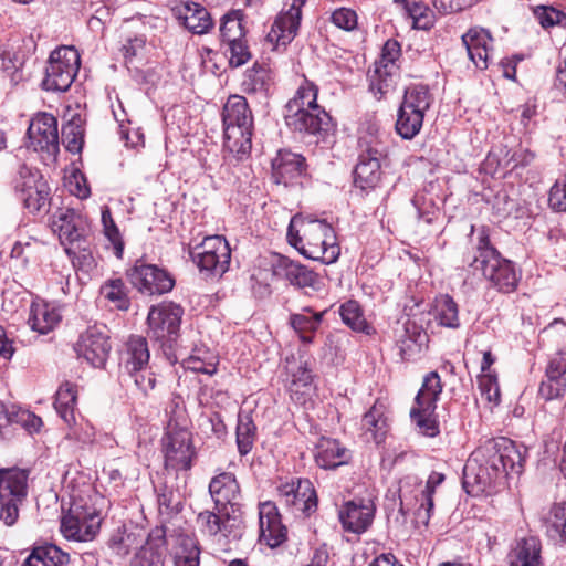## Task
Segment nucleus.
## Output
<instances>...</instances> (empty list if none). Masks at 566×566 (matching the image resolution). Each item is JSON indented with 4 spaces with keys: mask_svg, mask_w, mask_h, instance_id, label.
I'll list each match as a JSON object with an SVG mask.
<instances>
[{
    "mask_svg": "<svg viewBox=\"0 0 566 566\" xmlns=\"http://www.w3.org/2000/svg\"><path fill=\"white\" fill-rule=\"evenodd\" d=\"M434 318L439 325L457 329L460 327L459 306L449 294L436 297Z\"/></svg>",
    "mask_w": 566,
    "mask_h": 566,
    "instance_id": "45",
    "label": "nucleus"
},
{
    "mask_svg": "<svg viewBox=\"0 0 566 566\" xmlns=\"http://www.w3.org/2000/svg\"><path fill=\"white\" fill-rule=\"evenodd\" d=\"M313 375L306 365H300L292 374L290 385L291 398L300 405H305L313 391Z\"/></svg>",
    "mask_w": 566,
    "mask_h": 566,
    "instance_id": "46",
    "label": "nucleus"
},
{
    "mask_svg": "<svg viewBox=\"0 0 566 566\" xmlns=\"http://www.w3.org/2000/svg\"><path fill=\"white\" fill-rule=\"evenodd\" d=\"M444 481V474L440 472H431L426 486L415 496L419 507L415 512V522L428 526L434 507L433 495L436 488Z\"/></svg>",
    "mask_w": 566,
    "mask_h": 566,
    "instance_id": "31",
    "label": "nucleus"
},
{
    "mask_svg": "<svg viewBox=\"0 0 566 566\" xmlns=\"http://www.w3.org/2000/svg\"><path fill=\"white\" fill-rule=\"evenodd\" d=\"M184 308L172 302H163L150 307L147 316L148 331L150 339L160 343V347L166 354V349H172L177 343Z\"/></svg>",
    "mask_w": 566,
    "mask_h": 566,
    "instance_id": "8",
    "label": "nucleus"
},
{
    "mask_svg": "<svg viewBox=\"0 0 566 566\" xmlns=\"http://www.w3.org/2000/svg\"><path fill=\"white\" fill-rule=\"evenodd\" d=\"M326 311L313 312L311 307H303L302 313L290 315V325L298 334L303 344H312L314 334L318 329Z\"/></svg>",
    "mask_w": 566,
    "mask_h": 566,
    "instance_id": "32",
    "label": "nucleus"
},
{
    "mask_svg": "<svg viewBox=\"0 0 566 566\" xmlns=\"http://www.w3.org/2000/svg\"><path fill=\"white\" fill-rule=\"evenodd\" d=\"M30 471L18 467L0 469V520L13 526L28 496Z\"/></svg>",
    "mask_w": 566,
    "mask_h": 566,
    "instance_id": "6",
    "label": "nucleus"
},
{
    "mask_svg": "<svg viewBox=\"0 0 566 566\" xmlns=\"http://www.w3.org/2000/svg\"><path fill=\"white\" fill-rule=\"evenodd\" d=\"M431 103L432 96L429 87L424 84H412L405 90L403 99L399 107L424 116Z\"/></svg>",
    "mask_w": 566,
    "mask_h": 566,
    "instance_id": "44",
    "label": "nucleus"
},
{
    "mask_svg": "<svg viewBox=\"0 0 566 566\" xmlns=\"http://www.w3.org/2000/svg\"><path fill=\"white\" fill-rule=\"evenodd\" d=\"M69 513L86 523H96L99 527V518L96 509L82 497H73L67 510Z\"/></svg>",
    "mask_w": 566,
    "mask_h": 566,
    "instance_id": "61",
    "label": "nucleus"
},
{
    "mask_svg": "<svg viewBox=\"0 0 566 566\" xmlns=\"http://www.w3.org/2000/svg\"><path fill=\"white\" fill-rule=\"evenodd\" d=\"M316 464L324 470H334L352 460V451L337 439L322 437L315 446Z\"/></svg>",
    "mask_w": 566,
    "mask_h": 566,
    "instance_id": "28",
    "label": "nucleus"
},
{
    "mask_svg": "<svg viewBox=\"0 0 566 566\" xmlns=\"http://www.w3.org/2000/svg\"><path fill=\"white\" fill-rule=\"evenodd\" d=\"M442 392V382L437 371L428 373L422 380L421 388L415 397V405L410 410L411 421L418 431L429 438L440 433L437 419V402Z\"/></svg>",
    "mask_w": 566,
    "mask_h": 566,
    "instance_id": "5",
    "label": "nucleus"
},
{
    "mask_svg": "<svg viewBox=\"0 0 566 566\" xmlns=\"http://www.w3.org/2000/svg\"><path fill=\"white\" fill-rule=\"evenodd\" d=\"M396 4L403 8L407 15L412 20L415 29L430 30L434 24L433 11L420 0H394Z\"/></svg>",
    "mask_w": 566,
    "mask_h": 566,
    "instance_id": "40",
    "label": "nucleus"
},
{
    "mask_svg": "<svg viewBox=\"0 0 566 566\" xmlns=\"http://www.w3.org/2000/svg\"><path fill=\"white\" fill-rule=\"evenodd\" d=\"M469 59L476 69L485 70L489 66L491 52L493 51V38L486 29L474 27L469 29L462 36Z\"/></svg>",
    "mask_w": 566,
    "mask_h": 566,
    "instance_id": "26",
    "label": "nucleus"
},
{
    "mask_svg": "<svg viewBox=\"0 0 566 566\" xmlns=\"http://www.w3.org/2000/svg\"><path fill=\"white\" fill-rule=\"evenodd\" d=\"M224 147L238 159L252 148L253 115L245 97L231 95L222 109Z\"/></svg>",
    "mask_w": 566,
    "mask_h": 566,
    "instance_id": "3",
    "label": "nucleus"
},
{
    "mask_svg": "<svg viewBox=\"0 0 566 566\" xmlns=\"http://www.w3.org/2000/svg\"><path fill=\"white\" fill-rule=\"evenodd\" d=\"M84 120L81 115L75 114L62 126V142L67 151L80 154L84 145Z\"/></svg>",
    "mask_w": 566,
    "mask_h": 566,
    "instance_id": "49",
    "label": "nucleus"
},
{
    "mask_svg": "<svg viewBox=\"0 0 566 566\" xmlns=\"http://www.w3.org/2000/svg\"><path fill=\"white\" fill-rule=\"evenodd\" d=\"M40 184H45L40 170L27 164L19 166L14 178V189L18 193L34 188Z\"/></svg>",
    "mask_w": 566,
    "mask_h": 566,
    "instance_id": "58",
    "label": "nucleus"
},
{
    "mask_svg": "<svg viewBox=\"0 0 566 566\" xmlns=\"http://www.w3.org/2000/svg\"><path fill=\"white\" fill-rule=\"evenodd\" d=\"M339 315L343 323L354 332L364 333L366 335H370L374 332V328L365 319L361 307L357 301L350 300L342 304Z\"/></svg>",
    "mask_w": 566,
    "mask_h": 566,
    "instance_id": "50",
    "label": "nucleus"
},
{
    "mask_svg": "<svg viewBox=\"0 0 566 566\" xmlns=\"http://www.w3.org/2000/svg\"><path fill=\"white\" fill-rule=\"evenodd\" d=\"M27 135L35 151L55 154L59 150L57 119L52 114L35 115L30 122Z\"/></svg>",
    "mask_w": 566,
    "mask_h": 566,
    "instance_id": "20",
    "label": "nucleus"
},
{
    "mask_svg": "<svg viewBox=\"0 0 566 566\" xmlns=\"http://www.w3.org/2000/svg\"><path fill=\"white\" fill-rule=\"evenodd\" d=\"M172 539L174 566H199L200 548L195 537L179 533L169 535Z\"/></svg>",
    "mask_w": 566,
    "mask_h": 566,
    "instance_id": "30",
    "label": "nucleus"
},
{
    "mask_svg": "<svg viewBox=\"0 0 566 566\" xmlns=\"http://www.w3.org/2000/svg\"><path fill=\"white\" fill-rule=\"evenodd\" d=\"M331 21L337 28L345 31H353L358 24L357 13L349 8H338L333 11Z\"/></svg>",
    "mask_w": 566,
    "mask_h": 566,
    "instance_id": "63",
    "label": "nucleus"
},
{
    "mask_svg": "<svg viewBox=\"0 0 566 566\" xmlns=\"http://www.w3.org/2000/svg\"><path fill=\"white\" fill-rule=\"evenodd\" d=\"M566 394V350L559 349L549 357L539 382L538 397L544 401L562 400Z\"/></svg>",
    "mask_w": 566,
    "mask_h": 566,
    "instance_id": "17",
    "label": "nucleus"
},
{
    "mask_svg": "<svg viewBox=\"0 0 566 566\" xmlns=\"http://www.w3.org/2000/svg\"><path fill=\"white\" fill-rule=\"evenodd\" d=\"M20 200L24 207L32 213L40 212L45 208L49 201V187L40 184L34 188L28 189L19 193Z\"/></svg>",
    "mask_w": 566,
    "mask_h": 566,
    "instance_id": "56",
    "label": "nucleus"
},
{
    "mask_svg": "<svg viewBox=\"0 0 566 566\" xmlns=\"http://www.w3.org/2000/svg\"><path fill=\"white\" fill-rule=\"evenodd\" d=\"M101 294L119 311H127L130 306V300L122 279L106 281L101 287Z\"/></svg>",
    "mask_w": 566,
    "mask_h": 566,
    "instance_id": "53",
    "label": "nucleus"
},
{
    "mask_svg": "<svg viewBox=\"0 0 566 566\" xmlns=\"http://www.w3.org/2000/svg\"><path fill=\"white\" fill-rule=\"evenodd\" d=\"M374 515V503L364 499L346 502L338 512L344 530L354 534L364 533L371 525Z\"/></svg>",
    "mask_w": 566,
    "mask_h": 566,
    "instance_id": "24",
    "label": "nucleus"
},
{
    "mask_svg": "<svg viewBox=\"0 0 566 566\" xmlns=\"http://www.w3.org/2000/svg\"><path fill=\"white\" fill-rule=\"evenodd\" d=\"M304 4L305 0H292L290 8L280 12L268 33L270 42H275L276 45H286L295 38L301 24Z\"/></svg>",
    "mask_w": 566,
    "mask_h": 566,
    "instance_id": "23",
    "label": "nucleus"
},
{
    "mask_svg": "<svg viewBox=\"0 0 566 566\" xmlns=\"http://www.w3.org/2000/svg\"><path fill=\"white\" fill-rule=\"evenodd\" d=\"M172 13L179 23L193 34H207L214 27L208 9L198 2L180 1L172 8Z\"/></svg>",
    "mask_w": 566,
    "mask_h": 566,
    "instance_id": "22",
    "label": "nucleus"
},
{
    "mask_svg": "<svg viewBox=\"0 0 566 566\" xmlns=\"http://www.w3.org/2000/svg\"><path fill=\"white\" fill-rule=\"evenodd\" d=\"M284 120L291 130L321 139H325L334 128L332 117L322 106H312L306 109H285Z\"/></svg>",
    "mask_w": 566,
    "mask_h": 566,
    "instance_id": "12",
    "label": "nucleus"
},
{
    "mask_svg": "<svg viewBox=\"0 0 566 566\" xmlns=\"http://www.w3.org/2000/svg\"><path fill=\"white\" fill-rule=\"evenodd\" d=\"M381 165L377 151L368 149L358 157L354 169V185L361 191L369 193L374 191L381 181Z\"/></svg>",
    "mask_w": 566,
    "mask_h": 566,
    "instance_id": "27",
    "label": "nucleus"
},
{
    "mask_svg": "<svg viewBox=\"0 0 566 566\" xmlns=\"http://www.w3.org/2000/svg\"><path fill=\"white\" fill-rule=\"evenodd\" d=\"M424 116L402 107L398 108L395 128L405 140L413 139L421 130Z\"/></svg>",
    "mask_w": 566,
    "mask_h": 566,
    "instance_id": "51",
    "label": "nucleus"
},
{
    "mask_svg": "<svg viewBox=\"0 0 566 566\" xmlns=\"http://www.w3.org/2000/svg\"><path fill=\"white\" fill-rule=\"evenodd\" d=\"M318 87L315 83L304 78L297 87L295 95L286 103L285 109L293 111L296 108L318 107L317 104Z\"/></svg>",
    "mask_w": 566,
    "mask_h": 566,
    "instance_id": "52",
    "label": "nucleus"
},
{
    "mask_svg": "<svg viewBox=\"0 0 566 566\" xmlns=\"http://www.w3.org/2000/svg\"><path fill=\"white\" fill-rule=\"evenodd\" d=\"M271 85L270 70L261 64L255 63L244 73L242 81V90L247 94L268 95Z\"/></svg>",
    "mask_w": 566,
    "mask_h": 566,
    "instance_id": "43",
    "label": "nucleus"
},
{
    "mask_svg": "<svg viewBox=\"0 0 566 566\" xmlns=\"http://www.w3.org/2000/svg\"><path fill=\"white\" fill-rule=\"evenodd\" d=\"M256 439V426L250 412H239L235 428V442L241 457L249 454Z\"/></svg>",
    "mask_w": 566,
    "mask_h": 566,
    "instance_id": "41",
    "label": "nucleus"
},
{
    "mask_svg": "<svg viewBox=\"0 0 566 566\" xmlns=\"http://www.w3.org/2000/svg\"><path fill=\"white\" fill-rule=\"evenodd\" d=\"M150 353L146 338L130 336L126 343L123 356L124 368L127 373H135L148 366Z\"/></svg>",
    "mask_w": 566,
    "mask_h": 566,
    "instance_id": "35",
    "label": "nucleus"
},
{
    "mask_svg": "<svg viewBox=\"0 0 566 566\" xmlns=\"http://www.w3.org/2000/svg\"><path fill=\"white\" fill-rule=\"evenodd\" d=\"M64 250L76 270L88 273L95 268V260L90 250L88 239H86V243H75V245L64 248Z\"/></svg>",
    "mask_w": 566,
    "mask_h": 566,
    "instance_id": "55",
    "label": "nucleus"
},
{
    "mask_svg": "<svg viewBox=\"0 0 566 566\" xmlns=\"http://www.w3.org/2000/svg\"><path fill=\"white\" fill-rule=\"evenodd\" d=\"M542 544L536 536L524 537L517 542L511 556L510 566H543Z\"/></svg>",
    "mask_w": 566,
    "mask_h": 566,
    "instance_id": "36",
    "label": "nucleus"
},
{
    "mask_svg": "<svg viewBox=\"0 0 566 566\" xmlns=\"http://www.w3.org/2000/svg\"><path fill=\"white\" fill-rule=\"evenodd\" d=\"M135 544V533L128 531L125 525H120L114 530L107 541L108 548L119 557L127 556Z\"/></svg>",
    "mask_w": 566,
    "mask_h": 566,
    "instance_id": "54",
    "label": "nucleus"
},
{
    "mask_svg": "<svg viewBox=\"0 0 566 566\" xmlns=\"http://www.w3.org/2000/svg\"><path fill=\"white\" fill-rule=\"evenodd\" d=\"M126 275L133 287L148 296L166 294L175 286V279L167 270L143 260H137Z\"/></svg>",
    "mask_w": 566,
    "mask_h": 566,
    "instance_id": "11",
    "label": "nucleus"
},
{
    "mask_svg": "<svg viewBox=\"0 0 566 566\" xmlns=\"http://www.w3.org/2000/svg\"><path fill=\"white\" fill-rule=\"evenodd\" d=\"M282 504L304 516L312 515L317 510V495L308 479H296L285 482L277 488Z\"/></svg>",
    "mask_w": 566,
    "mask_h": 566,
    "instance_id": "15",
    "label": "nucleus"
},
{
    "mask_svg": "<svg viewBox=\"0 0 566 566\" xmlns=\"http://www.w3.org/2000/svg\"><path fill=\"white\" fill-rule=\"evenodd\" d=\"M490 228L482 226L475 229L471 226L470 238L476 254H467L463 263L474 270H480L491 286L500 293H513L521 280V272L515 263L504 259L491 243Z\"/></svg>",
    "mask_w": 566,
    "mask_h": 566,
    "instance_id": "2",
    "label": "nucleus"
},
{
    "mask_svg": "<svg viewBox=\"0 0 566 566\" xmlns=\"http://www.w3.org/2000/svg\"><path fill=\"white\" fill-rule=\"evenodd\" d=\"M548 205L555 211H566V178L556 180L552 186Z\"/></svg>",
    "mask_w": 566,
    "mask_h": 566,
    "instance_id": "64",
    "label": "nucleus"
},
{
    "mask_svg": "<svg viewBox=\"0 0 566 566\" xmlns=\"http://www.w3.org/2000/svg\"><path fill=\"white\" fill-rule=\"evenodd\" d=\"M534 15L544 29L558 25L566 28V13L552 6H538L534 9Z\"/></svg>",
    "mask_w": 566,
    "mask_h": 566,
    "instance_id": "59",
    "label": "nucleus"
},
{
    "mask_svg": "<svg viewBox=\"0 0 566 566\" xmlns=\"http://www.w3.org/2000/svg\"><path fill=\"white\" fill-rule=\"evenodd\" d=\"M165 468L174 471H188L196 458L191 432L187 429L185 410L175 403L170 411L166 433L163 438Z\"/></svg>",
    "mask_w": 566,
    "mask_h": 566,
    "instance_id": "4",
    "label": "nucleus"
},
{
    "mask_svg": "<svg viewBox=\"0 0 566 566\" xmlns=\"http://www.w3.org/2000/svg\"><path fill=\"white\" fill-rule=\"evenodd\" d=\"M226 52L230 53L229 64L232 67H240L251 59V53L247 44L245 38L234 42H228Z\"/></svg>",
    "mask_w": 566,
    "mask_h": 566,
    "instance_id": "62",
    "label": "nucleus"
},
{
    "mask_svg": "<svg viewBox=\"0 0 566 566\" xmlns=\"http://www.w3.org/2000/svg\"><path fill=\"white\" fill-rule=\"evenodd\" d=\"M28 412L29 410L27 409H22L13 403L6 405L0 400V434H3L2 430L8 426L18 424L22 428Z\"/></svg>",
    "mask_w": 566,
    "mask_h": 566,
    "instance_id": "60",
    "label": "nucleus"
},
{
    "mask_svg": "<svg viewBox=\"0 0 566 566\" xmlns=\"http://www.w3.org/2000/svg\"><path fill=\"white\" fill-rule=\"evenodd\" d=\"M74 349L78 357L84 358L93 367L105 366L112 345L105 326H88L76 342Z\"/></svg>",
    "mask_w": 566,
    "mask_h": 566,
    "instance_id": "14",
    "label": "nucleus"
},
{
    "mask_svg": "<svg viewBox=\"0 0 566 566\" xmlns=\"http://www.w3.org/2000/svg\"><path fill=\"white\" fill-rule=\"evenodd\" d=\"M306 159L301 154L281 149L272 159V178L277 185H293L306 172Z\"/></svg>",
    "mask_w": 566,
    "mask_h": 566,
    "instance_id": "25",
    "label": "nucleus"
},
{
    "mask_svg": "<svg viewBox=\"0 0 566 566\" xmlns=\"http://www.w3.org/2000/svg\"><path fill=\"white\" fill-rule=\"evenodd\" d=\"M287 539V528L283 525L276 504L265 501L259 504V541L270 548L281 546Z\"/></svg>",
    "mask_w": 566,
    "mask_h": 566,
    "instance_id": "21",
    "label": "nucleus"
},
{
    "mask_svg": "<svg viewBox=\"0 0 566 566\" xmlns=\"http://www.w3.org/2000/svg\"><path fill=\"white\" fill-rule=\"evenodd\" d=\"M203 533L216 537L221 535L226 538L239 539L242 535V516L227 510L200 512L197 517Z\"/></svg>",
    "mask_w": 566,
    "mask_h": 566,
    "instance_id": "19",
    "label": "nucleus"
},
{
    "mask_svg": "<svg viewBox=\"0 0 566 566\" xmlns=\"http://www.w3.org/2000/svg\"><path fill=\"white\" fill-rule=\"evenodd\" d=\"M526 449L505 437L486 440L468 459L463 468L462 486L478 496L501 484L510 475H520Z\"/></svg>",
    "mask_w": 566,
    "mask_h": 566,
    "instance_id": "1",
    "label": "nucleus"
},
{
    "mask_svg": "<svg viewBox=\"0 0 566 566\" xmlns=\"http://www.w3.org/2000/svg\"><path fill=\"white\" fill-rule=\"evenodd\" d=\"M168 555V535L165 526L151 528L145 543L135 552L129 566H165Z\"/></svg>",
    "mask_w": 566,
    "mask_h": 566,
    "instance_id": "18",
    "label": "nucleus"
},
{
    "mask_svg": "<svg viewBox=\"0 0 566 566\" xmlns=\"http://www.w3.org/2000/svg\"><path fill=\"white\" fill-rule=\"evenodd\" d=\"M51 228L64 248L86 243L91 228L88 220L73 208H60L51 217Z\"/></svg>",
    "mask_w": 566,
    "mask_h": 566,
    "instance_id": "13",
    "label": "nucleus"
},
{
    "mask_svg": "<svg viewBox=\"0 0 566 566\" xmlns=\"http://www.w3.org/2000/svg\"><path fill=\"white\" fill-rule=\"evenodd\" d=\"M304 237L305 242L300 247L302 255L324 264H332L338 260L340 248L336 241L335 231L328 222L308 219Z\"/></svg>",
    "mask_w": 566,
    "mask_h": 566,
    "instance_id": "7",
    "label": "nucleus"
},
{
    "mask_svg": "<svg viewBox=\"0 0 566 566\" xmlns=\"http://www.w3.org/2000/svg\"><path fill=\"white\" fill-rule=\"evenodd\" d=\"M70 556L54 544L34 546L21 566H69Z\"/></svg>",
    "mask_w": 566,
    "mask_h": 566,
    "instance_id": "33",
    "label": "nucleus"
},
{
    "mask_svg": "<svg viewBox=\"0 0 566 566\" xmlns=\"http://www.w3.org/2000/svg\"><path fill=\"white\" fill-rule=\"evenodd\" d=\"M209 493L214 503V510L229 511L242 516V495L239 482L232 472H221L209 483Z\"/></svg>",
    "mask_w": 566,
    "mask_h": 566,
    "instance_id": "16",
    "label": "nucleus"
},
{
    "mask_svg": "<svg viewBox=\"0 0 566 566\" xmlns=\"http://www.w3.org/2000/svg\"><path fill=\"white\" fill-rule=\"evenodd\" d=\"M546 535L566 543V503L555 504L543 521Z\"/></svg>",
    "mask_w": 566,
    "mask_h": 566,
    "instance_id": "48",
    "label": "nucleus"
},
{
    "mask_svg": "<svg viewBox=\"0 0 566 566\" xmlns=\"http://www.w3.org/2000/svg\"><path fill=\"white\" fill-rule=\"evenodd\" d=\"M101 219L105 237L112 243L116 256L122 258L124 251V241L119 229L112 217L111 209L107 206L102 208Z\"/></svg>",
    "mask_w": 566,
    "mask_h": 566,
    "instance_id": "57",
    "label": "nucleus"
},
{
    "mask_svg": "<svg viewBox=\"0 0 566 566\" xmlns=\"http://www.w3.org/2000/svg\"><path fill=\"white\" fill-rule=\"evenodd\" d=\"M59 312L43 301H33L30 306L28 324L40 334H48L60 322Z\"/></svg>",
    "mask_w": 566,
    "mask_h": 566,
    "instance_id": "34",
    "label": "nucleus"
},
{
    "mask_svg": "<svg viewBox=\"0 0 566 566\" xmlns=\"http://www.w3.org/2000/svg\"><path fill=\"white\" fill-rule=\"evenodd\" d=\"M60 530L67 539L86 542L95 536L98 528L96 523L82 522L78 517L66 512V514L61 517Z\"/></svg>",
    "mask_w": 566,
    "mask_h": 566,
    "instance_id": "39",
    "label": "nucleus"
},
{
    "mask_svg": "<svg viewBox=\"0 0 566 566\" xmlns=\"http://www.w3.org/2000/svg\"><path fill=\"white\" fill-rule=\"evenodd\" d=\"M77 399L76 385L65 381L63 382L56 394L54 400V408L61 419L67 424L75 423V405Z\"/></svg>",
    "mask_w": 566,
    "mask_h": 566,
    "instance_id": "38",
    "label": "nucleus"
},
{
    "mask_svg": "<svg viewBox=\"0 0 566 566\" xmlns=\"http://www.w3.org/2000/svg\"><path fill=\"white\" fill-rule=\"evenodd\" d=\"M81 60L78 51L73 46H61L52 51L45 69L42 86L46 91L65 92L72 85Z\"/></svg>",
    "mask_w": 566,
    "mask_h": 566,
    "instance_id": "9",
    "label": "nucleus"
},
{
    "mask_svg": "<svg viewBox=\"0 0 566 566\" xmlns=\"http://www.w3.org/2000/svg\"><path fill=\"white\" fill-rule=\"evenodd\" d=\"M192 261L206 277H221L229 269L231 249L222 235H211L190 252Z\"/></svg>",
    "mask_w": 566,
    "mask_h": 566,
    "instance_id": "10",
    "label": "nucleus"
},
{
    "mask_svg": "<svg viewBox=\"0 0 566 566\" xmlns=\"http://www.w3.org/2000/svg\"><path fill=\"white\" fill-rule=\"evenodd\" d=\"M155 493L161 516L171 518L182 510L180 493L172 485H168L166 482L158 483L155 485Z\"/></svg>",
    "mask_w": 566,
    "mask_h": 566,
    "instance_id": "42",
    "label": "nucleus"
},
{
    "mask_svg": "<svg viewBox=\"0 0 566 566\" xmlns=\"http://www.w3.org/2000/svg\"><path fill=\"white\" fill-rule=\"evenodd\" d=\"M384 410V405L376 401L361 418V429L365 434H370L367 439L376 444L382 443L387 434L388 426Z\"/></svg>",
    "mask_w": 566,
    "mask_h": 566,
    "instance_id": "37",
    "label": "nucleus"
},
{
    "mask_svg": "<svg viewBox=\"0 0 566 566\" xmlns=\"http://www.w3.org/2000/svg\"><path fill=\"white\" fill-rule=\"evenodd\" d=\"M243 20L244 13L241 10H230L221 18L220 39L222 44L245 38Z\"/></svg>",
    "mask_w": 566,
    "mask_h": 566,
    "instance_id": "47",
    "label": "nucleus"
},
{
    "mask_svg": "<svg viewBox=\"0 0 566 566\" xmlns=\"http://www.w3.org/2000/svg\"><path fill=\"white\" fill-rule=\"evenodd\" d=\"M273 272L298 289L314 287L318 280L313 270L284 255H277Z\"/></svg>",
    "mask_w": 566,
    "mask_h": 566,
    "instance_id": "29",
    "label": "nucleus"
}]
</instances>
